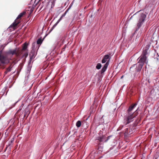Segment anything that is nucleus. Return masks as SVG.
Wrapping results in <instances>:
<instances>
[{"instance_id":"nucleus-1","label":"nucleus","mask_w":159,"mask_h":159,"mask_svg":"<svg viewBox=\"0 0 159 159\" xmlns=\"http://www.w3.org/2000/svg\"><path fill=\"white\" fill-rule=\"evenodd\" d=\"M28 44L26 42L23 44L22 49L20 50L19 48H16L13 49H10L6 52V53L8 55L13 56L15 55L16 57H18L20 56L22 53V51L25 50L27 48Z\"/></svg>"},{"instance_id":"nucleus-2","label":"nucleus","mask_w":159,"mask_h":159,"mask_svg":"<svg viewBox=\"0 0 159 159\" xmlns=\"http://www.w3.org/2000/svg\"><path fill=\"white\" fill-rule=\"evenodd\" d=\"M26 14V12L23 11L20 13V14L17 17L16 20L14 21V22L9 26V28H12L13 29H15L16 27L20 22V19L23 17L24 15Z\"/></svg>"},{"instance_id":"nucleus-3","label":"nucleus","mask_w":159,"mask_h":159,"mask_svg":"<svg viewBox=\"0 0 159 159\" xmlns=\"http://www.w3.org/2000/svg\"><path fill=\"white\" fill-rule=\"evenodd\" d=\"M148 50L147 49H144L143 50L142 54L138 59H139L138 62L140 63H143V65L144 63L146 64H148V61L147 60V57L146 55L148 54Z\"/></svg>"},{"instance_id":"nucleus-4","label":"nucleus","mask_w":159,"mask_h":159,"mask_svg":"<svg viewBox=\"0 0 159 159\" xmlns=\"http://www.w3.org/2000/svg\"><path fill=\"white\" fill-rule=\"evenodd\" d=\"M146 17V15L143 13H142L140 15L139 20L137 24L135 31H138L143 25Z\"/></svg>"},{"instance_id":"nucleus-5","label":"nucleus","mask_w":159,"mask_h":159,"mask_svg":"<svg viewBox=\"0 0 159 159\" xmlns=\"http://www.w3.org/2000/svg\"><path fill=\"white\" fill-rule=\"evenodd\" d=\"M137 114L135 115V114H131L128 113V115H126L125 116L124 119V123L126 125L132 121L134 118L137 116Z\"/></svg>"},{"instance_id":"nucleus-6","label":"nucleus","mask_w":159,"mask_h":159,"mask_svg":"<svg viewBox=\"0 0 159 159\" xmlns=\"http://www.w3.org/2000/svg\"><path fill=\"white\" fill-rule=\"evenodd\" d=\"M9 59L8 57L1 54V52H0V62L3 64H7L9 63Z\"/></svg>"},{"instance_id":"nucleus-7","label":"nucleus","mask_w":159,"mask_h":159,"mask_svg":"<svg viewBox=\"0 0 159 159\" xmlns=\"http://www.w3.org/2000/svg\"><path fill=\"white\" fill-rule=\"evenodd\" d=\"M108 138H107L105 135H102L100 136V137H98L97 140H98L99 142L100 143L104 142L107 141L108 140Z\"/></svg>"},{"instance_id":"nucleus-8","label":"nucleus","mask_w":159,"mask_h":159,"mask_svg":"<svg viewBox=\"0 0 159 159\" xmlns=\"http://www.w3.org/2000/svg\"><path fill=\"white\" fill-rule=\"evenodd\" d=\"M110 58L109 55L106 54L104 56L103 59L102 60V62L104 63L107 61H109Z\"/></svg>"},{"instance_id":"nucleus-9","label":"nucleus","mask_w":159,"mask_h":159,"mask_svg":"<svg viewBox=\"0 0 159 159\" xmlns=\"http://www.w3.org/2000/svg\"><path fill=\"white\" fill-rule=\"evenodd\" d=\"M109 64V61H107L106 63L105 64L103 67L102 68L101 70V73H104L106 70L108 65Z\"/></svg>"},{"instance_id":"nucleus-10","label":"nucleus","mask_w":159,"mask_h":159,"mask_svg":"<svg viewBox=\"0 0 159 159\" xmlns=\"http://www.w3.org/2000/svg\"><path fill=\"white\" fill-rule=\"evenodd\" d=\"M144 65L143 63H140L138 65L136 68V70L137 72L140 71Z\"/></svg>"},{"instance_id":"nucleus-11","label":"nucleus","mask_w":159,"mask_h":159,"mask_svg":"<svg viewBox=\"0 0 159 159\" xmlns=\"http://www.w3.org/2000/svg\"><path fill=\"white\" fill-rule=\"evenodd\" d=\"M30 59L29 61V63H30L32 60L35 57L34 53V52H31L29 54Z\"/></svg>"},{"instance_id":"nucleus-12","label":"nucleus","mask_w":159,"mask_h":159,"mask_svg":"<svg viewBox=\"0 0 159 159\" xmlns=\"http://www.w3.org/2000/svg\"><path fill=\"white\" fill-rule=\"evenodd\" d=\"M137 104V103H135L134 104L131 105L129 108L127 110L128 113H130V112L133 110L134 107L136 106Z\"/></svg>"},{"instance_id":"nucleus-13","label":"nucleus","mask_w":159,"mask_h":159,"mask_svg":"<svg viewBox=\"0 0 159 159\" xmlns=\"http://www.w3.org/2000/svg\"><path fill=\"white\" fill-rule=\"evenodd\" d=\"M63 17H62V16L57 21V23L55 24L52 27V29H53L56 26V25L58 24V23L62 19Z\"/></svg>"},{"instance_id":"nucleus-14","label":"nucleus","mask_w":159,"mask_h":159,"mask_svg":"<svg viewBox=\"0 0 159 159\" xmlns=\"http://www.w3.org/2000/svg\"><path fill=\"white\" fill-rule=\"evenodd\" d=\"M81 122L80 120L78 121L76 124V125L77 127H80L81 125Z\"/></svg>"},{"instance_id":"nucleus-15","label":"nucleus","mask_w":159,"mask_h":159,"mask_svg":"<svg viewBox=\"0 0 159 159\" xmlns=\"http://www.w3.org/2000/svg\"><path fill=\"white\" fill-rule=\"evenodd\" d=\"M11 70V69L9 68H6V71L4 72L5 75L7 74L8 72H10Z\"/></svg>"},{"instance_id":"nucleus-16","label":"nucleus","mask_w":159,"mask_h":159,"mask_svg":"<svg viewBox=\"0 0 159 159\" xmlns=\"http://www.w3.org/2000/svg\"><path fill=\"white\" fill-rule=\"evenodd\" d=\"M72 6V4H71L69 6V7L67 9V10H66V11H65V12L63 14H62V17H64V16H65L66 15V12L68 11L70 9V7H71Z\"/></svg>"},{"instance_id":"nucleus-17","label":"nucleus","mask_w":159,"mask_h":159,"mask_svg":"<svg viewBox=\"0 0 159 159\" xmlns=\"http://www.w3.org/2000/svg\"><path fill=\"white\" fill-rule=\"evenodd\" d=\"M101 66H102L101 64L100 63H98L97 64V65L96 66V68L97 69L99 70V69H100L101 68Z\"/></svg>"},{"instance_id":"nucleus-18","label":"nucleus","mask_w":159,"mask_h":159,"mask_svg":"<svg viewBox=\"0 0 159 159\" xmlns=\"http://www.w3.org/2000/svg\"><path fill=\"white\" fill-rule=\"evenodd\" d=\"M42 40L41 39H39L37 41V43L38 44H40L42 42Z\"/></svg>"},{"instance_id":"nucleus-19","label":"nucleus","mask_w":159,"mask_h":159,"mask_svg":"<svg viewBox=\"0 0 159 159\" xmlns=\"http://www.w3.org/2000/svg\"><path fill=\"white\" fill-rule=\"evenodd\" d=\"M16 60L15 59L14 60H13L12 62L11 63L12 64H15L16 63Z\"/></svg>"},{"instance_id":"nucleus-20","label":"nucleus","mask_w":159,"mask_h":159,"mask_svg":"<svg viewBox=\"0 0 159 159\" xmlns=\"http://www.w3.org/2000/svg\"><path fill=\"white\" fill-rule=\"evenodd\" d=\"M28 53L27 52H25V53H24V56H25V57L26 58L28 56Z\"/></svg>"},{"instance_id":"nucleus-21","label":"nucleus","mask_w":159,"mask_h":159,"mask_svg":"<svg viewBox=\"0 0 159 159\" xmlns=\"http://www.w3.org/2000/svg\"><path fill=\"white\" fill-rule=\"evenodd\" d=\"M13 65H12V64L11 63V64L10 65V66H9L8 68H10L11 69V68H12L13 67Z\"/></svg>"},{"instance_id":"nucleus-22","label":"nucleus","mask_w":159,"mask_h":159,"mask_svg":"<svg viewBox=\"0 0 159 159\" xmlns=\"http://www.w3.org/2000/svg\"><path fill=\"white\" fill-rule=\"evenodd\" d=\"M127 130H128V129H127V128H126V129H125V133H127Z\"/></svg>"},{"instance_id":"nucleus-23","label":"nucleus","mask_w":159,"mask_h":159,"mask_svg":"<svg viewBox=\"0 0 159 159\" xmlns=\"http://www.w3.org/2000/svg\"><path fill=\"white\" fill-rule=\"evenodd\" d=\"M21 110V108H20L18 110V111H17V113L18 112H19V111H20Z\"/></svg>"},{"instance_id":"nucleus-24","label":"nucleus","mask_w":159,"mask_h":159,"mask_svg":"<svg viewBox=\"0 0 159 159\" xmlns=\"http://www.w3.org/2000/svg\"><path fill=\"white\" fill-rule=\"evenodd\" d=\"M135 65V64L133 66L134 67Z\"/></svg>"},{"instance_id":"nucleus-25","label":"nucleus","mask_w":159,"mask_h":159,"mask_svg":"<svg viewBox=\"0 0 159 159\" xmlns=\"http://www.w3.org/2000/svg\"><path fill=\"white\" fill-rule=\"evenodd\" d=\"M132 68V67H130V69Z\"/></svg>"},{"instance_id":"nucleus-26","label":"nucleus","mask_w":159,"mask_h":159,"mask_svg":"<svg viewBox=\"0 0 159 159\" xmlns=\"http://www.w3.org/2000/svg\"><path fill=\"white\" fill-rule=\"evenodd\" d=\"M123 76H122V77H121V78H123Z\"/></svg>"},{"instance_id":"nucleus-27","label":"nucleus","mask_w":159,"mask_h":159,"mask_svg":"<svg viewBox=\"0 0 159 159\" xmlns=\"http://www.w3.org/2000/svg\"><path fill=\"white\" fill-rule=\"evenodd\" d=\"M101 0H100V1H101Z\"/></svg>"}]
</instances>
